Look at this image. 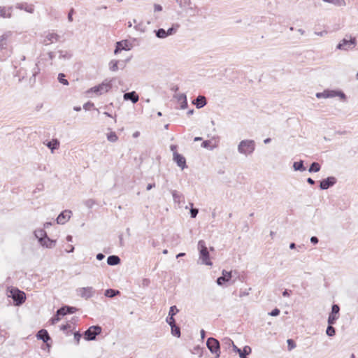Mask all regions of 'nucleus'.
Listing matches in <instances>:
<instances>
[{
    "mask_svg": "<svg viewBox=\"0 0 358 358\" xmlns=\"http://www.w3.org/2000/svg\"><path fill=\"white\" fill-rule=\"evenodd\" d=\"M255 149V142L253 140H243L238 145V151L239 153L250 155Z\"/></svg>",
    "mask_w": 358,
    "mask_h": 358,
    "instance_id": "f257e3e1",
    "label": "nucleus"
},
{
    "mask_svg": "<svg viewBox=\"0 0 358 358\" xmlns=\"http://www.w3.org/2000/svg\"><path fill=\"white\" fill-rule=\"evenodd\" d=\"M198 250H199L200 259L202 261V264L211 266L213 263L210 259V255L204 241L200 240L199 241Z\"/></svg>",
    "mask_w": 358,
    "mask_h": 358,
    "instance_id": "f03ea898",
    "label": "nucleus"
},
{
    "mask_svg": "<svg viewBox=\"0 0 358 358\" xmlns=\"http://www.w3.org/2000/svg\"><path fill=\"white\" fill-rule=\"evenodd\" d=\"M336 96L340 97V99L343 101H345V99H346L345 94L343 92L338 91V90H326L323 91L322 92H317L316 94V97L318 99L334 98Z\"/></svg>",
    "mask_w": 358,
    "mask_h": 358,
    "instance_id": "7ed1b4c3",
    "label": "nucleus"
},
{
    "mask_svg": "<svg viewBox=\"0 0 358 358\" xmlns=\"http://www.w3.org/2000/svg\"><path fill=\"white\" fill-rule=\"evenodd\" d=\"M350 38L349 40L347 38L342 39L337 45L336 48L342 50L353 49L357 45V40L355 37L350 36Z\"/></svg>",
    "mask_w": 358,
    "mask_h": 358,
    "instance_id": "20e7f679",
    "label": "nucleus"
},
{
    "mask_svg": "<svg viewBox=\"0 0 358 358\" xmlns=\"http://www.w3.org/2000/svg\"><path fill=\"white\" fill-rule=\"evenodd\" d=\"M101 327L96 325V326H92L90 328H88L85 332H84V338L86 341H94L96 339V336L99 335L101 333Z\"/></svg>",
    "mask_w": 358,
    "mask_h": 358,
    "instance_id": "39448f33",
    "label": "nucleus"
},
{
    "mask_svg": "<svg viewBox=\"0 0 358 358\" xmlns=\"http://www.w3.org/2000/svg\"><path fill=\"white\" fill-rule=\"evenodd\" d=\"M206 345L211 353L215 354L216 357H219L220 355V345L219 341L213 338H208L206 342Z\"/></svg>",
    "mask_w": 358,
    "mask_h": 358,
    "instance_id": "423d86ee",
    "label": "nucleus"
},
{
    "mask_svg": "<svg viewBox=\"0 0 358 358\" xmlns=\"http://www.w3.org/2000/svg\"><path fill=\"white\" fill-rule=\"evenodd\" d=\"M10 296L13 298L16 306L22 304L26 299V295L24 292L19 290L17 288L12 289L10 290Z\"/></svg>",
    "mask_w": 358,
    "mask_h": 358,
    "instance_id": "0eeeda50",
    "label": "nucleus"
},
{
    "mask_svg": "<svg viewBox=\"0 0 358 358\" xmlns=\"http://www.w3.org/2000/svg\"><path fill=\"white\" fill-rule=\"evenodd\" d=\"M112 87V84L110 82H103L99 85L92 87L88 92H94L97 95H101L103 93L108 92Z\"/></svg>",
    "mask_w": 358,
    "mask_h": 358,
    "instance_id": "6e6552de",
    "label": "nucleus"
},
{
    "mask_svg": "<svg viewBox=\"0 0 358 358\" xmlns=\"http://www.w3.org/2000/svg\"><path fill=\"white\" fill-rule=\"evenodd\" d=\"M76 292L78 296L85 299L92 297L95 293L92 287H81L78 289Z\"/></svg>",
    "mask_w": 358,
    "mask_h": 358,
    "instance_id": "1a4fd4ad",
    "label": "nucleus"
},
{
    "mask_svg": "<svg viewBox=\"0 0 358 358\" xmlns=\"http://www.w3.org/2000/svg\"><path fill=\"white\" fill-rule=\"evenodd\" d=\"M130 47L131 43L128 40H122L121 41H118L116 43L114 53L117 55L122 50H129L131 48Z\"/></svg>",
    "mask_w": 358,
    "mask_h": 358,
    "instance_id": "9d476101",
    "label": "nucleus"
},
{
    "mask_svg": "<svg viewBox=\"0 0 358 358\" xmlns=\"http://www.w3.org/2000/svg\"><path fill=\"white\" fill-rule=\"evenodd\" d=\"M336 183V178L333 176L328 177L320 181V188L322 190L327 189Z\"/></svg>",
    "mask_w": 358,
    "mask_h": 358,
    "instance_id": "9b49d317",
    "label": "nucleus"
},
{
    "mask_svg": "<svg viewBox=\"0 0 358 358\" xmlns=\"http://www.w3.org/2000/svg\"><path fill=\"white\" fill-rule=\"evenodd\" d=\"M340 310V307L337 304H334L331 307V312L328 317V324H334L336 320L338 319V316L336 315L338 314Z\"/></svg>",
    "mask_w": 358,
    "mask_h": 358,
    "instance_id": "f8f14e48",
    "label": "nucleus"
},
{
    "mask_svg": "<svg viewBox=\"0 0 358 358\" xmlns=\"http://www.w3.org/2000/svg\"><path fill=\"white\" fill-rule=\"evenodd\" d=\"M173 160L177 164V165L180 167L182 169H184L186 166V159L185 158L180 154L174 152H173Z\"/></svg>",
    "mask_w": 358,
    "mask_h": 358,
    "instance_id": "ddd939ff",
    "label": "nucleus"
},
{
    "mask_svg": "<svg viewBox=\"0 0 358 358\" xmlns=\"http://www.w3.org/2000/svg\"><path fill=\"white\" fill-rule=\"evenodd\" d=\"M71 211L64 210L57 217V222L59 224H65L71 217Z\"/></svg>",
    "mask_w": 358,
    "mask_h": 358,
    "instance_id": "4468645a",
    "label": "nucleus"
},
{
    "mask_svg": "<svg viewBox=\"0 0 358 358\" xmlns=\"http://www.w3.org/2000/svg\"><path fill=\"white\" fill-rule=\"evenodd\" d=\"M60 36L55 33H48L45 39L43 41V44L45 45H48L53 42H57L59 40Z\"/></svg>",
    "mask_w": 358,
    "mask_h": 358,
    "instance_id": "2eb2a0df",
    "label": "nucleus"
},
{
    "mask_svg": "<svg viewBox=\"0 0 358 358\" xmlns=\"http://www.w3.org/2000/svg\"><path fill=\"white\" fill-rule=\"evenodd\" d=\"M12 36L11 31H6L0 36V50L6 49L8 44V41Z\"/></svg>",
    "mask_w": 358,
    "mask_h": 358,
    "instance_id": "dca6fc26",
    "label": "nucleus"
},
{
    "mask_svg": "<svg viewBox=\"0 0 358 358\" xmlns=\"http://www.w3.org/2000/svg\"><path fill=\"white\" fill-rule=\"evenodd\" d=\"M222 275L217 279L218 285H222L224 282H228L231 278V271H222Z\"/></svg>",
    "mask_w": 358,
    "mask_h": 358,
    "instance_id": "f3484780",
    "label": "nucleus"
},
{
    "mask_svg": "<svg viewBox=\"0 0 358 358\" xmlns=\"http://www.w3.org/2000/svg\"><path fill=\"white\" fill-rule=\"evenodd\" d=\"M124 100H130L133 103H136L139 100V96L135 91L124 93L123 95Z\"/></svg>",
    "mask_w": 358,
    "mask_h": 358,
    "instance_id": "a211bd4d",
    "label": "nucleus"
},
{
    "mask_svg": "<svg viewBox=\"0 0 358 358\" xmlns=\"http://www.w3.org/2000/svg\"><path fill=\"white\" fill-rule=\"evenodd\" d=\"M13 7L0 6V17L3 18H10L12 16Z\"/></svg>",
    "mask_w": 358,
    "mask_h": 358,
    "instance_id": "6ab92c4d",
    "label": "nucleus"
},
{
    "mask_svg": "<svg viewBox=\"0 0 358 358\" xmlns=\"http://www.w3.org/2000/svg\"><path fill=\"white\" fill-rule=\"evenodd\" d=\"M207 103L206 99L204 96L199 95L196 99L193 101V104L196 106L197 108H201L205 106Z\"/></svg>",
    "mask_w": 358,
    "mask_h": 358,
    "instance_id": "aec40b11",
    "label": "nucleus"
},
{
    "mask_svg": "<svg viewBox=\"0 0 358 358\" xmlns=\"http://www.w3.org/2000/svg\"><path fill=\"white\" fill-rule=\"evenodd\" d=\"M186 13H189L191 16L199 15V8L194 4L192 2L190 6H187L186 8L183 9Z\"/></svg>",
    "mask_w": 358,
    "mask_h": 358,
    "instance_id": "412c9836",
    "label": "nucleus"
},
{
    "mask_svg": "<svg viewBox=\"0 0 358 358\" xmlns=\"http://www.w3.org/2000/svg\"><path fill=\"white\" fill-rule=\"evenodd\" d=\"M34 235L38 239L39 243H43L48 237L46 231L42 229L35 230Z\"/></svg>",
    "mask_w": 358,
    "mask_h": 358,
    "instance_id": "4be33fe9",
    "label": "nucleus"
},
{
    "mask_svg": "<svg viewBox=\"0 0 358 358\" xmlns=\"http://www.w3.org/2000/svg\"><path fill=\"white\" fill-rule=\"evenodd\" d=\"M37 338L40 340H42L44 343H47L49 340H50V337L45 329L40 330L36 335Z\"/></svg>",
    "mask_w": 358,
    "mask_h": 358,
    "instance_id": "5701e85b",
    "label": "nucleus"
},
{
    "mask_svg": "<svg viewBox=\"0 0 358 358\" xmlns=\"http://www.w3.org/2000/svg\"><path fill=\"white\" fill-rule=\"evenodd\" d=\"M16 8L20 10H24L29 13H33L34 11V6L28 5L27 3H17Z\"/></svg>",
    "mask_w": 358,
    "mask_h": 358,
    "instance_id": "b1692460",
    "label": "nucleus"
},
{
    "mask_svg": "<svg viewBox=\"0 0 358 358\" xmlns=\"http://www.w3.org/2000/svg\"><path fill=\"white\" fill-rule=\"evenodd\" d=\"M120 262V258L117 255H110L107 258V264L110 266H115Z\"/></svg>",
    "mask_w": 358,
    "mask_h": 358,
    "instance_id": "393cba45",
    "label": "nucleus"
},
{
    "mask_svg": "<svg viewBox=\"0 0 358 358\" xmlns=\"http://www.w3.org/2000/svg\"><path fill=\"white\" fill-rule=\"evenodd\" d=\"M172 196L175 203L180 204L181 202L184 201V196L176 190L172 191Z\"/></svg>",
    "mask_w": 358,
    "mask_h": 358,
    "instance_id": "a878e982",
    "label": "nucleus"
},
{
    "mask_svg": "<svg viewBox=\"0 0 358 358\" xmlns=\"http://www.w3.org/2000/svg\"><path fill=\"white\" fill-rule=\"evenodd\" d=\"M40 244L43 247H45L47 248H52L55 246L56 241L52 240L48 236L45 238V241H43V243H40Z\"/></svg>",
    "mask_w": 358,
    "mask_h": 358,
    "instance_id": "bb28decb",
    "label": "nucleus"
},
{
    "mask_svg": "<svg viewBox=\"0 0 358 358\" xmlns=\"http://www.w3.org/2000/svg\"><path fill=\"white\" fill-rule=\"evenodd\" d=\"M48 148L51 150V152L53 153L54 150L57 149L59 146V141L57 139H52L46 143Z\"/></svg>",
    "mask_w": 358,
    "mask_h": 358,
    "instance_id": "cd10ccee",
    "label": "nucleus"
},
{
    "mask_svg": "<svg viewBox=\"0 0 358 358\" xmlns=\"http://www.w3.org/2000/svg\"><path fill=\"white\" fill-rule=\"evenodd\" d=\"M322 1L331 3L338 7H343L346 5L345 0H322Z\"/></svg>",
    "mask_w": 358,
    "mask_h": 358,
    "instance_id": "c85d7f7f",
    "label": "nucleus"
},
{
    "mask_svg": "<svg viewBox=\"0 0 358 358\" xmlns=\"http://www.w3.org/2000/svg\"><path fill=\"white\" fill-rule=\"evenodd\" d=\"M293 168L294 171H306V168L303 166V161L300 160L299 162H295L293 164Z\"/></svg>",
    "mask_w": 358,
    "mask_h": 358,
    "instance_id": "c756f323",
    "label": "nucleus"
},
{
    "mask_svg": "<svg viewBox=\"0 0 358 358\" xmlns=\"http://www.w3.org/2000/svg\"><path fill=\"white\" fill-rule=\"evenodd\" d=\"M252 352L250 346L245 345L239 355L240 358H247V355L250 354Z\"/></svg>",
    "mask_w": 358,
    "mask_h": 358,
    "instance_id": "7c9ffc66",
    "label": "nucleus"
},
{
    "mask_svg": "<svg viewBox=\"0 0 358 358\" xmlns=\"http://www.w3.org/2000/svg\"><path fill=\"white\" fill-rule=\"evenodd\" d=\"M58 53L60 59H69L72 56L71 53L68 51L59 50Z\"/></svg>",
    "mask_w": 358,
    "mask_h": 358,
    "instance_id": "2f4dec72",
    "label": "nucleus"
},
{
    "mask_svg": "<svg viewBox=\"0 0 358 358\" xmlns=\"http://www.w3.org/2000/svg\"><path fill=\"white\" fill-rule=\"evenodd\" d=\"M201 146L204 148H206V149H208L210 150H213V149H215V148H217V145L215 143V144H212V142L211 141H204L202 144H201Z\"/></svg>",
    "mask_w": 358,
    "mask_h": 358,
    "instance_id": "473e14b6",
    "label": "nucleus"
},
{
    "mask_svg": "<svg viewBox=\"0 0 358 358\" xmlns=\"http://www.w3.org/2000/svg\"><path fill=\"white\" fill-rule=\"evenodd\" d=\"M119 294H120V291H118V290H115V289H106L105 291L104 295L106 297L112 298V297H114V296H115L116 295H117Z\"/></svg>",
    "mask_w": 358,
    "mask_h": 358,
    "instance_id": "72a5a7b5",
    "label": "nucleus"
},
{
    "mask_svg": "<svg viewBox=\"0 0 358 358\" xmlns=\"http://www.w3.org/2000/svg\"><path fill=\"white\" fill-rule=\"evenodd\" d=\"M120 63V61L118 60H112L109 63V69L111 71H117L118 70V65Z\"/></svg>",
    "mask_w": 358,
    "mask_h": 358,
    "instance_id": "f704fd0d",
    "label": "nucleus"
},
{
    "mask_svg": "<svg viewBox=\"0 0 358 358\" xmlns=\"http://www.w3.org/2000/svg\"><path fill=\"white\" fill-rule=\"evenodd\" d=\"M179 6L185 9L187 6H190L192 1L191 0H176Z\"/></svg>",
    "mask_w": 358,
    "mask_h": 358,
    "instance_id": "c9c22d12",
    "label": "nucleus"
},
{
    "mask_svg": "<svg viewBox=\"0 0 358 358\" xmlns=\"http://www.w3.org/2000/svg\"><path fill=\"white\" fill-rule=\"evenodd\" d=\"M156 36L159 38H165L167 37L166 31L162 28L155 31Z\"/></svg>",
    "mask_w": 358,
    "mask_h": 358,
    "instance_id": "e433bc0d",
    "label": "nucleus"
},
{
    "mask_svg": "<svg viewBox=\"0 0 358 358\" xmlns=\"http://www.w3.org/2000/svg\"><path fill=\"white\" fill-rule=\"evenodd\" d=\"M171 334L173 336H176V337L180 336V329L179 327H178L176 324H175V325H172V327H171Z\"/></svg>",
    "mask_w": 358,
    "mask_h": 358,
    "instance_id": "4c0bfd02",
    "label": "nucleus"
},
{
    "mask_svg": "<svg viewBox=\"0 0 358 358\" xmlns=\"http://www.w3.org/2000/svg\"><path fill=\"white\" fill-rule=\"evenodd\" d=\"M107 139L108 141L114 143L116 142L118 139L117 136L116 135L115 132L110 131L107 134Z\"/></svg>",
    "mask_w": 358,
    "mask_h": 358,
    "instance_id": "58836bf2",
    "label": "nucleus"
},
{
    "mask_svg": "<svg viewBox=\"0 0 358 358\" xmlns=\"http://www.w3.org/2000/svg\"><path fill=\"white\" fill-rule=\"evenodd\" d=\"M178 28H179V24H173L171 28H169L166 31L167 36L175 34Z\"/></svg>",
    "mask_w": 358,
    "mask_h": 358,
    "instance_id": "ea45409f",
    "label": "nucleus"
},
{
    "mask_svg": "<svg viewBox=\"0 0 358 358\" xmlns=\"http://www.w3.org/2000/svg\"><path fill=\"white\" fill-rule=\"evenodd\" d=\"M320 170V165L317 162H313L308 169L309 172H318Z\"/></svg>",
    "mask_w": 358,
    "mask_h": 358,
    "instance_id": "a19ab883",
    "label": "nucleus"
},
{
    "mask_svg": "<svg viewBox=\"0 0 358 358\" xmlns=\"http://www.w3.org/2000/svg\"><path fill=\"white\" fill-rule=\"evenodd\" d=\"M225 341L226 344H227L228 345H232L234 352H238L240 355L241 350L238 348L236 345H235L234 342L231 339L226 338Z\"/></svg>",
    "mask_w": 358,
    "mask_h": 358,
    "instance_id": "79ce46f5",
    "label": "nucleus"
},
{
    "mask_svg": "<svg viewBox=\"0 0 358 358\" xmlns=\"http://www.w3.org/2000/svg\"><path fill=\"white\" fill-rule=\"evenodd\" d=\"M326 333L330 337H332L336 334L335 328L332 327V324H329L327 328Z\"/></svg>",
    "mask_w": 358,
    "mask_h": 358,
    "instance_id": "37998d69",
    "label": "nucleus"
},
{
    "mask_svg": "<svg viewBox=\"0 0 358 358\" xmlns=\"http://www.w3.org/2000/svg\"><path fill=\"white\" fill-rule=\"evenodd\" d=\"M71 328V325L69 324H64L60 327V330L64 331L67 336L71 334V331L69 329Z\"/></svg>",
    "mask_w": 358,
    "mask_h": 358,
    "instance_id": "c03bdc74",
    "label": "nucleus"
},
{
    "mask_svg": "<svg viewBox=\"0 0 358 358\" xmlns=\"http://www.w3.org/2000/svg\"><path fill=\"white\" fill-rule=\"evenodd\" d=\"M64 77H65V75L64 73H61L58 75V80H59V83H62L63 85H68L69 82L66 79L64 78Z\"/></svg>",
    "mask_w": 358,
    "mask_h": 358,
    "instance_id": "a18cd8bd",
    "label": "nucleus"
},
{
    "mask_svg": "<svg viewBox=\"0 0 358 358\" xmlns=\"http://www.w3.org/2000/svg\"><path fill=\"white\" fill-rule=\"evenodd\" d=\"M179 310L177 308L176 306H171L169 315V316H174L177 313H178Z\"/></svg>",
    "mask_w": 358,
    "mask_h": 358,
    "instance_id": "49530a36",
    "label": "nucleus"
},
{
    "mask_svg": "<svg viewBox=\"0 0 358 358\" xmlns=\"http://www.w3.org/2000/svg\"><path fill=\"white\" fill-rule=\"evenodd\" d=\"M84 203L87 208H91L95 204V201L94 199H90L86 200Z\"/></svg>",
    "mask_w": 358,
    "mask_h": 358,
    "instance_id": "de8ad7c7",
    "label": "nucleus"
},
{
    "mask_svg": "<svg viewBox=\"0 0 358 358\" xmlns=\"http://www.w3.org/2000/svg\"><path fill=\"white\" fill-rule=\"evenodd\" d=\"M67 314H72L76 313L78 309L76 307L65 306Z\"/></svg>",
    "mask_w": 358,
    "mask_h": 358,
    "instance_id": "09e8293b",
    "label": "nucleus"
},
{
    "mask_svg": "<svg viewBox=\"0 0 358 358\" xmlns=\"http://www.w3.org/2000/svg\"><path fill=\"white\" fill-rule=\"evenodd\" d=\"M40 72V68L38 67V63L35 64V66L32 69V76L35 78L37 74Z\"/></svg>",
    "mask_w": 358,
    "mask_h": 358,
    "instance_id": "8fccbe9b",
    "label": "nucleus"
},
{
    "mask_svg": "<svg viewBox=\"0 0 358 358\" xmlns=\"http://www.w3.org/2000/svg\"><path fill=\"white\" fill-rule=\"evenodd\" d=\"M57 315H59L60 316H64L67 314V312H66V308H65V306H62V308H59L57 310Z\"/></svg>",
    "mask_w": 358,
    "mask_h": 358,
    "instance_id": "3c124183",
    "label": "nucleus"
},
{
    "mask_svg": "<svg viewBox=\"0 0 358 358\" xmlns=\"http://www.w3.org/2000/svg\"><path fill=\"white\" fill-rule=\"evenodd\" d=\"M166 322L171 326L172 327V325H175L176 324V321H175V319L173 318V316H168L166 317Z\"/></svg>",
    "mask_w": 358,
    "mask_h": 358,
    "instance_id": "603ef678",
    "label": "nucleus"
},
{
    "mask_svg": "<svg viewBox=\"0 0 358 358\" xmlns=\"http://www.w3.org/2000/svg\"><path fill=\"white\" fill-rule=\"evenodd\" d=\"M287 345H288V349L289 350H291L294 348H296V343H294V341L292 339H288L287 341Z\"/></svg>",
    "mask_w": 358,
    "mask_h": 358,
    "instance_id": "864d4df0",
    "label": "nucleus"
},
{
    "mask_svg": "<svg viewBox=\"0 0 358 358\" xmlns=\"http://www.w3.org/2000/svg\"><path fill=\"white\" fill-rule=\"evenodd\" d=\"M73 334L74 340L76 341V344L78 345L82 337V334L79 331H76Z\"/></svg>",
    "mask_w": 358,
    "mask_h": 358,
    "instance_id": "5fc2aeb1",
    "label": "nucleus"
},
{
    "mask_svg": "<svg viewBox=\"0 0 358 358\" xmlns=\"http://www.w3.org/2000/svg\"><path fill=\"white\" fill-rule=\"evenodd\" d=\"M59 317H60V315H57V313H56V315L50 319L51 324H55V323L59 322L60 320Z\"/></svg>",
    "mask_w": 358,
    "mask_h": 358,
    "instance_id": "6e6d98bb",
    "label": "nucleus"
},
{
    "mask_svg": "<svg viewBox=\"0 0 358 358\" xmlns=\"http://www.w3.org/2000/svg\"><path fill=\"white\" fill-rule=\"evenodd\" d=\"M187 107V96H183V100L180 101V108L185 109Z\"/></svg>",
    "mask_w": 358,
    "mask_h": 358,
    "instance_id": "4d7b16f0",
    "label": "nucleus"
},
{
    "mask_svg": "<svg viewBox=\"0 0 358 358\" xmlns=\"http://www.w3.org/2000/svg\"><path fill=\"white\" fill-rule=\"evenodd\" d=\"M199 213V210L197 208H192L190 210L191 217L195 218Z\"/></svg>",
    "mask_w": 358,
    "mask_h": 358,
    "instance_id": "13d9d810",
    "label": "nucleus"
},
{
    "mask_svg": "<svg viewBox=\"0 0 358 358\" xmlns=\"http://www.w3.org/2000/svg\"><path fill=\"white\" fill-rule=\"evenodd\" d=\"M280 314V310L278 308H274L271 312L268 313L269 315L275 317Z\"/></svg>",
    "mask_w": 358,
    "mask_h": 358,
    "instance_id": "bf43d9fd",
    "label": "nucleus"
},
{
    "mask_svg": "<svg viewBox=\"0 0 358 358\" xmlns=\"http://www.w3.org/2000/svg\"><path fill=\"white\" fill-rule=\"evenodd\" d=\"M154 10L155 12H159L162 10V6L159 4H154Z\"/></svg>",
    "mask_w": 358,
    "mask_h": 358,
    "instance_id": "052dcab7",
    "label": "nucleus"
},
{
    "mask_svg": "<svg viewBox=\"0 0 358 358\" xmlns=\"http://www.w3.org/2000/svg\"><path fill=\"white\" fill-rule=\"evenodd\" d=\"M73 13V9H71L68 14V20L69 22L73 21V17H72Z\"/></svg>",
    "mask_w": 358,
    "mask_h": 358,
    "instance_id": "680f3d73",
    "label": "nucleus"
},
{
    "mask_svg": "<svg viewBox=\"0 0 358 358\" xmlns=\"http://www.w3.org/2000/svg\"><path fill=\"white\" fill-rule=\"evenodd\" d=\"M319 240L316 236H312L310 238V242L313 244H317L318 243Z\"/></svg>",
    "mask_w": 358,
    "mask_h": 358,
    "instance_id": "e2e57ef3",
    "label": "nucleus"
},
{
    "mask_svg": "<svg viewBox=\"0 0 358 358\" xmlns=\"http://www.w3.org/2000/svg\"><path fill=\"white\" fill-rule=\"evenodd\" d=\"M96 259H98V260L101 261V260H102V259H104L105 256H104V255H103V254H102V253H98V254L96 255Z\"/></svg>",
    "mask_w": 358,
    "mask_h": 358,
    "instance_id": "0e129e2a",
    "label": "nucleus"
},
{
    "mask_svg": "<svg viewBox=\"0 0 358 358\" xmlns=\"http://www.w3.org/2000/svg\"><path fill=\"white\" fill-rule=\"evenodd\" d=\"M291 292H292V291H291V290L285 289V290L282 292V296H289V295H290Z\"/></svg>",
    "mask_w": 358,
    "mask_h": 358,
    "instance_id": "69168bd1",
    "label": "nucleus"
},
{
    "mask_svg": "<svg viewBox=\"0 0 358 358\" xmlns=\"http://www.w3.org/2000/svg\"><path fill=\"white\" fill-rule=\"evenodd\" d=\"M249 294V292L247 291H241L239 293L240 297H243L245 296H248Z\"/></svg>",
    "mask_w": 358,
    "mask_h": 358,
    "instance_id": "338daca9",
    "label": "nucleus"
},
{
    "mask_svg": "<svg viewBox=\"0 0 358 358\" xmlns=\"http://www.w3.org/2000/svg\"><path fill=\"white\" fill-rule=\"evenodd\" d=\"M48 55L50 59H51V60H52L55 57V55L53 52H49Z\"/></svg>",
    "mask_w": 358,
    "mask_h": 358,
    "instance_id": "774afa93",
    "label": "nucleus"
}]
</instances>
